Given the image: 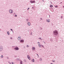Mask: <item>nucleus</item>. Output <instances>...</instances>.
I'll list each match as a JSON object with an SVG mask.
<instances>
[{
  "label": "nucleus",
  "instance_id": "aec40b11",
  "mask_svg": "<svg viewBox=\"0 0 64 64\" xmlns=\"http://www.w3.org/2000/svg\"><path fill=\"white\" fill-rule=\"evenodd\" d=\"M18 38H20V39H21V37H20V36H18Z\"/></svg>",
  "mask_w": 64,
  "mask_h": 64
},
{
  "label": "nucleus",
  "instance_id": "37998d69",
  "mask_svg": "<svg viewBox=\"0 0 64 64\" xmlns=\"http://www.w3.org/2000/svg\"><path fill=\"white\" fill-rule=\"evenodd\" d=\"M43 2H44V0H42Z\"/></svg>",
  "mask_w": 64,
  "mask_h": 64
},
{
  "label": "nucleus",
  "instance_id": "473e14b6",
  "mask_svg": "<svg viewBox=\"0 0 64 64\" xmlns=\"http://www.w3.org/2000/svg\"><path fill=\"white\" fill-rule=\"evenodd\" d=\"M32 32H31V33L30 34V35H32Z\"/></svg>",
  "mask_w": 64,
  "mask_h": 64
},
{
  "label": "nucleus",
  "instance_id": "b1692460",
  "mask_svg": "<svg viewBox=\"0 0 64 64\" xmlns=\"http://www.w3.org/2000/svg\"><path fill=\"white\" fill-rule=\"evenodd\" d=\"M17 60H18V61H19V60H19V58H17Z\"/></svg>",
  "mask_w": 64,
  "mask_h": 64
},
{
  "label": "nucleus",
  "instance_id": "de8ad7c7",
  "mask_svg": "<svg viewBox=\"0 0 64 64\" xmlns=\"http://www.w3.org/2000/svg\"><path fill=\"white\" fill-rule=\"evenodd\" d=\"M63 8H64V6H63Z\"/></svg>",
  "mask_w": 64,
  "mask_h": 64
},
{
  "label": "nucleus",
  "instance_id": "1a4fd4ad",
  "mask_svg": "<svg viewBox=\"0 0 64 64\" xmlns=\"http://www.w3.org/2000/svg\"><path fill=\"white\" fill-rule=\"evenodd\" d=\"M38 46H39V47H41V45H40V43H39V42H38Z\"/></svg>",
  "mask_w": 64,
  "mask_h": 64
},
{
  "label": "nucleus",
  "instance_id": "f8f14e48",
  "mask_svg": "<svg viewBox=\"0 0 64 64\" xmlns=\"http://www.w3.org/2000/svg\"><path fill=\"white\" fill-rule=\"evenodd\" d=\"M28 26H30V22H28Z\"/></svg>",
  "mask_w": 64,
  "mask_h": 64
},
{
  "label": "nucleus",
  "instance_id": "f3484780",
  "mask_svg": "<svg viewBox=\"0 0 64 64\" xmlns=\"http://www.w3.org/2000/svg\"><path fill=\"white\" fill-rule=\"evenodd\" d=\"M20 64H22V61H21L20 63Z\"/></svg>",
  "mask_w": 64,
  "mask_h": 64
},
{
  "label": "nucleus",
  "instance_id": "4be33fe9",
  "mask_svg": "<svg viewBox=\"0 0 64 64\" xmlns=\"http://www.w3.org/2000/svg\"><path fill=\"white\" fill-rule=\"evenodd\" d=\"M18 39L19 40H20V39H21V38H18Z\"/></svg>",
  "mask_w": 64,
  "mask_h": 64
},
{
  "label": "nucleus",
  "instance_id": "ea45409f",
  "mask_svg": "<svg viewBox=\"0 0 64 64\" xmlns=\"http://www.w3.org/2000/svg\"><path fill=\"white\" fill-rule=\"evenodd\" d=\"M14 16L15 17H16V15H15V16Z\"/></svg>",
  "mask_w": 64,
  "mask_h": 64
},
{
  "label": "nucleus",
  "instance_id": "39448f33",
  "mask_svg": "<svg viewBox=\"0 0 64 64\" xmlns=\"http://www.w3.org/2000/svg\"><path fill=\"white\" fill-rule=\"evenodd\" d=\"M27 56L28 59L29 60H30L31 59H30V56H29V55H27Z\"/></svg>",
  "mask_w": 64,
  "mask_h": 64
},
{
  "label": "nucleus",
  "instance_id": "c9c22d12",
  "mask_svg": "<svg viewBox=\"0 0 64 64\" xmlns=\"http://www.w3.org/2000/svg\"><path fill=\"white\" fill-rule=\"evenodd\" d=\"M40 20H42V18H40Z\"/></svg>",
  "mask_w": 64,
  "mask_h": 64
},
{
  "label": "nucleus",
  "instance_id": "5fc2aeb1",
  "mask_svg": "<svg viewBox=\"0 0 64 64\" xmlns=\"http://www.w3.org/2000/svg\"><path fill=\"white\" fill-rule=\"evenodd\" d=\"M16 17H17V15H16Z\"/></svg>",
  "mask_w": 64,
  "mask_h": 64
},
{
  "label": "nucleus",
  "instance_id": "a878e982",
  "mask_svg": "<svg viewBox=\"0 0 64 64\" xmlns=\"http://www.w3.org/2000/svg\"><path fill=\"white\" fill-rule=\"evenodd\" d=\"M24 62H26V60H25V59L24 60Z\"/></svg>",
  "mask_w": 64,
  "mask_h": 64
},
{
  "label": "nucleus",
  "instance_id": "6e6552de",
  "mask_svg": "<svg viewBox=\"0 0 64 64\" xmlns=\"http://www.w3.org/2000/svg\"><path fill=\"white\" fill-rule=\"evenodd\" d=\"M3 50V48L2 47L0 48V51H2Z\"/></svg>",
  "mask_w": 64,
  "mask_h": 64
},
{
  "label": "nucleus",
  "instance_id": "2f4dec72",
  "mask_svg": "<svg viewBox=\"0 0 64 64\" xmlns=\"http://www.w3.org/2000/svg\"><path fill=\"white\" fill-rule=\"evenodd\" d=\"M36 54V55H38V57H39V56L38 55V54Z\"/></svg>",
  "mask_w": 64,
  "mask_h": 64
},
{
  "label": "nucleus",
  "instance_id": "c85d7f7f",
  "mask_svg": "<svg viewBox=\"0 0 64 64\" xmlns=\"http://www.w3.org/2000/svg\"><path fill=\"white\" fill-rule=\"evenodd\" d=\"M52 62H55V60H52Z\"/></svg>",
  "mask_w": 64,
  "mask_h": 64
},
{
  "label": "nucleus",
  "instance_id": "a211bd4d",
  "mask_svg": "<svg viewBox=\"0 0 64 64\" xmlns=\"http://www.w3.org/2000/svg\"><path fill=\"white\" fill-rule=\"evenodd\" d=\"M42 58H40V61H42Z\"/></svg>",
  "mask_w": 64,
  "mask_h": 64
},
{
  "label": "nucleus",
  "instance_id": "9b49d317",
  "mask_svg": "<svg viewBox=\"0 0 64 64\" xmlns=\"http://www.w3.org/2000/svg\"><path fill=\"white\" fill-rule=\"evenodd\" d=\"M46 22H50V20H46Z\"/></svg>",
  "mask_w": 64,
  "mask_h": 64
},
{
  "label": "nucleus",
  "instance_id": "c756f323",
  "mask_svg": "<svg viewBox=\"0 0 64 64\" xmlns=\"http://www.w3.org/2000/svg\"><path fill=\"white\" fill-rule=\"evenodd\" d=\"M43 43H44V44H46V43H45V42H44V41Z\"/></svg>",
  "mask_w": 64,
  "mask_h": 64
},
{
  "label": "nucleus",
  "instance_id": "09e8293b",
  "mask_svg": "<svg viewBox=\"0 0 64 64\" xmlns=\"http://www.w3.org/2000/svg\"><path fill=\"white\" fill-rule=\"evenodd\" d=\"M0 31H1V29H0Z\"/></svg>",
  "mask_w": 64,
  "mask_h": 64
},
{
  "label": "nucleus",
  "instance_id": "a18cd8bd",
  "mask_svg": "<svg viewBox=\"0 0 64 64\" xmlns=\"http://www.w3.org/2000/svg\"><path fill=\"white\" fill-rule=\"evenodd\" d=\"M62 2H61L60 4H62Z\"/></svg>",
  "mask_w": 64,
  "mask_h": 64
},
{
  "label": "nucleus",
  "instance_id": "864d4df0",
  "mask_svg": "<svg viewBox=\"0 0 64 64\" xmlns=\"http://www.w3.org/2000/svg\"><path fill=\"white\" fill-rule=\"evenodd\" d=\"M42 40V39H41V40Z\"/></svg>",
  "mask_w": 64,
  "mask_h": 64
},
{
  "label": "nucleus",
  "instance_id": "f257e3e1",
  "mask_svg": "<svg viewBox=\"0 0 64 64\" xmlns=\"http://www.w3.org/2000/svg\"><path fill=\"white\" fill-rule=\"evenodd\" d=\"M58 31L57 30H55V31H54V35H58Z\"/></svg>",
  "mask_w": 64,
  "mask_h": 64
},
{
  "label": "nucleus",
  "instance_id": "7ed1b4c3",
  "mask_svg": "<svg viewBox=\"0 0 64 64\" xmlns=\"http://www.w3.org/2000/svg\"><path fill=\"white\" fill-rule=\"evenodd\" d=\"M9 12L10 13L12 14V13H13V11L12 10H9Z\"/></svg>",
  "mask_w": 64,
  "mask_h": 64
},
{
  "label": "nucleus",
  "instance_id": "3c124183",
  "mask_svg": "<svg viewBox=\"0 0 64 64\" xmlns=\"http://www.w3.org/2000/svg\"><path fill=\"white\" fill-rule=\"evenodd\" d=\"M56 48H57V47L56 46Z\"/></svg>",
  "mask_w": 64,
  "mask_h": 64
},
{
  "label": "nucleus",
  "instance_id": "7c9ffc66",
  "mask_svg": "<svg viewBox=\"0 0 64 64\" xmlns=\"http://www.w3.org/2000/svg\"><path fill=\"white\" fill-rule=\"evenodd\" d=\"M55 7H58V6H55Z\"/></svg>",
  "mask_w": 64,
  "mask_h": 64
},
{
  "label": "nucleus",
  "instance_id": "0eeeda50",
  "mask_svg": "<svg viewBox=\"0 0 64 64\" xmlns=\"http://www.w3.org/2000/svg\"><path fill=\"white\" fill-rule=\"evenodd\" d=\"M35 48L34 47H32V50H35Z\"/></svg>",
  "mask_w": 64,
  "mask_h": 64
},
{
  "label": "nucleus",
  "instance_id": "f704fd0d",
  "mask_svg": "<svg viewBox=\"0 0 64 64\" xmlns=\"http://www.w3.org/2000/svg\"><path fill=\"white\" fill-rule=\"evenodd\" d=\"M12 64H14V62H12Z\"/></svg>",
  "mask_w": 64,
  "mask_h": 64
},
{
  "label": "nucleus",
  "instance_id": "bb28decb",
  "mask_svg": "<svg viewBox=\"0 0 64 64\" xmlns=\"http://www.w3.org/2000/svg\"><path fill=\"white\" fill-rule=\"evenodd\" d=\"M8 62L9 63H10V64H11V62Z\"/></svg>",
  "mask_w": 64,
  "mask_h": 64
},
{
  "label": "nucleus",
  "instance_id": "72a5a7b5",
  "mask_svg": "<svg viewBox=\"0 0 64 64\" xmlns=\"http://www.w3.org/2000/svg\"><path fill=\"white\" fill-rule=\"evenodd\" d=\"M38 39H40H40H41V38H39Z\"/></svg>",
  "mask_w": 64,
  "mask_h": 64
},
{
  "label": "nucleus",
  "instance_id": "e433bc0d",
  "mask_svg": "<svg viewBox=\"0 0 64 64\" xmlns=\"http://www.w3.org/2000/svg\"><path fill=\"white\" fill-rule=\"evenodd\" d=\"M15 12H14V15H15Z\"/></svg>",
  "mask_w": 64,
  "mask_h": 64
},
{
  "label": "nucleus",
  "instance_id": "a19ab883",
  "mask_svg": "<svg viewBox=\"0 0 64 64\" xmlns=\"http://www.w3.org/2000/svg\"><path fill=\"white\" fill-rule=\"evenodd\" d=\"M10 39H12V38H10Z\"/></svg>",
  "mask_w": 64,
  "mask_h": 64
},
{
  "label": "nucleus",
  "instance_id": "5701e85b",
  "mask_svg": "<svg viewBox=\"0 0 64 64\" xmlns=\"http://www.w3.org/2000/svg\"><path fill=\"white\" fill-rule=\"evenodd\" d=\"M61 19H62L63 18V16H61Z\"/></svg>",
  "mask_w": 64,
  "mask_h": 64
},
{
  "label": "nucleus",
  "instance_id": "412c9836",
  "mask_svg": "<svg viewBox=\"0 0 64 64\" xmlns=\"http://www.w3.org/2000/svg\"><path fill=\"white\" fill-rule=\"evenodd\" d=\"M28 19H26V21H28Z\"/></svg>",
  "mask_w": 64,
  "mask_h": 64
},
{
  "label": "nucleus",
  "instance_id": "393cba45",
  "mask_svg": "<svg viewBox=\"0 0 64 64\" xmlns=\"http://www.w3.org/2000/svg\"><path fill=\"white\" fill-rule=\"evenodd\" d=\"M26 46H27V47H29V46H28V45H27Z\"/></svg>",
  "mask_w": 64,
  "mask_h": 64
},
{
  "label": "nucleus",
  "instance_id": "6e6d98bb",
  "mask_svg": "<svg viewBox=\"0 0 64 64\" xmlns=\"http://www.w3.org/2000/svg\"><path fill=\"white\" fill-rule=\"evenodd\" d=\"M57 42H58V41H56Z\"/></svg>",
  "mask_w": 64,
  "mask_h": 64
},
{
  "label": "nucleus",
  "instance_id": "9d476101",
  "mask_svg": "<svg viewBox=\"0 0 64 64\" xmlns=\"http://www.w3.org/2000/svg\"><path fill=\"white\" fill-rule=\"evenodd\" d=\"M7 33L8 35H9L10 34V32L9 31L7 32Z\"/></svg>",
  "mask_w": 64,
  "mask_h": 64
},
{
  "label": "nucleus",
  "instance_id": "c03bdc74",
  "mask_svg": "<svg viewBox=\"0 0 64 64\" xmlns=\"http://www.w3.org/2000/svg\"><path fill=\"white\" fill-rule=\"evenodd\" d=\"M42 46L43 47H44V46H43V45Z\"/></svg>",
  "mask_w": 64,
  "mask_h": 64
},
{
  "label": "nucleus",
  "instance_id": "58836bf2",
  "mask_svg": "<svg viewBox=\"0 0 64 64\" xmlns=\"http://www.w3.org/2000/svg\"><path fill=\"white\" fill-rule=\"evenodd\" d=\"M28 9H29V8H28V9H27L28 10Z\"/></svg>",
  "mask_w": 64,
  "mask_h": 64
},
{
  "label": "nucleus",
  "instance_id": "8fccbe9b",
  "mask_svg": "<svg viewBox=\"0 0 64 64\" xmlns=\"http://www.w3.org/2000/svg\"><path fill=\"white\" fill-rule=\"evenodd\" d=\"M40 28L41 29V28Z\"/></svg>",
  "mask_w": 64,
  "mask_h": 64
},
{
  "label": "nucleus",
  "instance_id": "423d86ee",
  "mask_svg": "<svg viewBox=\"0 0 64 64\" xmlns=\"http://www.w3.org/2000/svg\"><path fill=\"white\" fill-rule=\"evenodd\" d=\"M20 42H22V43H23L24 42V40H20Z\"/></svg>",
  "mask_w": 64,
  "mask_h": 64
},
{
  "label": "nucleus",
  "instance_id": "49530a36",
  "mask_svg": "<svg viewBox=\"0 0 64 64\" xmlns=\"http://www.w3.org/2000/svg\"><path fill=\"white\" fill-rule=\"evenodd\" d=\"M12 32L13 33V32H14L12 30Z\"/></svg>",
  "mask_w": 64,
  "mask_h": 64
},
{
  "label": "nucleus",
  "instance_id": "20e7f679",
  "mask_svg": "<svg viewBox=\"0 0 64 64\" xmlns=\"http://www.w3.org/2000/svg\"><path fill=\"white\" fill-rule=\"evenodd\" d=\"M12 48H14V50H16V47H15V46H12Z\"/></svg>",
  "mask_w": 64,
  "mask_h": 64
},
{
  "label": "nucleus",
  "instance_id": "4c0bfd02",
  "mask_svg": "<svg viewBox=\"0 0 64 64\" xmlns=\"http://www.w3.org/2000/svg\"><path fill=\"white\" fill-rule=\"evenodd\" d=\"M32 9H34V7H32Z\"/></svg>",
  "mask_w": 64,
  "mask_h": 64
},
{
  "label": "nucleus",
  "instance_id": "f03ea898",
  "mask_svg": "<svg viewBox=\"0 0 64 64\" xmlns=\"http://www.w3.org/2000/svg\"><path fill=\"white\" fill-rule=\"evenodd\" d=\"M30 2H31V3H34L35 2V0L32 1V0H31L30 1Z\"/></svg>",
  "mask_w": 64,
  "mask_h": 64
},
{
  "label": "nucleus",
  "instance_id": "79ce46f5",
  "mask_svg": "<svg viewBox=\"0 0 64 64\" xmlns=\"http://www.w3.org/2000/svg\"><path fill=\"white\" fill-rule=\"evenodd\" d=\"M7 59H9V58L7 57Z\"/></svg>",
  "mask_w": 64,
  "mask_h": 64
},
{
  "label": "nucleus",
  "instance_id": "6ab92c4d",
  "mask_svg": "<svg viewBox=\"0 0 64 64\" xmlns=\"http://www.w3.org/2000/svg\"><path fill=\"white\" fill-rule=\"evenodd\" d=\"M1 58H3V56L2 55L1 56Z\"/></svg>",
  "mask_w": 64,
  "mask_h": 64
},
{
  "label": "nucleus",
  "instance_id": "4468645a",
  "mask_svg": "<svg viewBox=\"0 0 64 64\" xmlns=\"http://www.w3.org/2000/svg\"><path fill=\"white\" fill-rule=\"evenodd\" d=\"M32 62H34V59H33L32 60Z\"/></svg>",
  "mask_w": 64,
  "mask_h": 64
},
{
  "label": "nucleus",
  "instance_id": "dca6fc26",
  "mask_svg": "<svg viewBox=\"0 0 64 64\" xmlns=\"http://www.w3.org/2000/svg\"><path fill=\"white\" fill-rule=\"evenodd\" d=\"M50 41H51V42H52V41H53V40H52V39H50Z\"/></svg>",
  "mask_w": 64,
  "mask_h": 64
},
{
  "label": "nucleus",
  "instance_id": "603ef678",
  "mask_svg": "<svg viewBox=\"0 0 64 64\" xmlns=\"http://www.w3.org/2000/svg\"><path fill=\"white\" fill-rule=\"evenodd\" d=\"M49 16H50V15H49Z\"/></svg>",
  "mask_w": 64,
  "mask_h": 64
},
{
  "label": "nucleus",
  "instance_id": "ddd939ff",
  "mask_svg": "<svg viewBox=\"0 0 64 64\" xmlns=\"http://www.w3.org/2000/svg\"><path fill=\"white\" fill-rule=\"evenodd\" d=\"M19 50V48L17 47H16V50Z\"/></svg>",
  "mask_w": 64,
  "mask_h": 64
},
{
  "label": "nucleus",
  "instance_id": "2eb2a0df",
  "mask_svg": "<svg viewBox=\"0 0 64 64\" xmlns=\"http://www.w3.org/2000/svg\"><path fill=\"white\" fill-rule=\"evenodd\" d=\"M50 8H52V7H53V5H50Z\"/></svg>",
  "mask_w": 64,
  "mask_h": 64
},
{
  "label": "nucleus",
  "instance_id": "cd10ccee",
  "mask_svg": "<svg viewBox=\"0 0 64 64\" xmlns=\"http://www.w3.org/2000/svg\"><path fill=\"white\" fill-rule=\"evenodd\" d=\"M10 30H11L12 31H13V30H12V29H10Z\"/></svg>",
  "mask_w": 64,
  "mask_h": 64
}]
</instances>
